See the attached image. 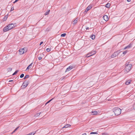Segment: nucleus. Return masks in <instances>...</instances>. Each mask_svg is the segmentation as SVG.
Instances as JSON below:
<instances>
[{
    "label": "nucleus",
    "mask_w": 135,
    "mask_h": 135,
    "mask_svg": "<svg viewBox=\"0 0 135 135\" xmlns=\"http://www.w3.org/2000/svg\"><path fill=\"white\" fill-rule=\"evenodd\" d=\"M89 29V27H87V28H86V30H88V29Z\"/></svg>",
    "instance_id": "nucleus-40"
},
{
    "label": "nucleus",
    "mask_w": 135,
    "mask_h": 135,
    "mask_svg": "<svg viewBox=\"0 0 135 135\" xmlns=\"http://www.w3.org/2000/svg\"><path fill=\"white\" fill-rule=\"evenodd\" d=\"M70 124H67L65 125L63 127V128H67L68 127H70Z\"/></svg>",
    "instance_id": "nucleus-15"
},
{
    "label": "nucleus",
    "mask_w": 135,
    "mask_h": 135,
    "mask_svg": "<svg viewBox=\"0 0 135 135\" xmlns=\"http://www.w3.org/2000/svg\"><path fill=\"white\" fill-rule=\"evenodd\" d=\"M92 113H93V115H96L97 114L98 112L96 111H93L92 112Z\"/></svg>",
    "instance_id": "nucleus-16"
},
{
    "label": "nucleus",
    "mask_w": 135,
    "mask_h": 135,
    "mask_svg": "<svg viewBox=\"0 0 135 135\" xmlns=\"http://www.w3.org/2000/svg\"><path fill=\"white\" fill-rule=\"evenodd\" d=\"M133 109L135 110V103L133 105Z\"/></svg>",
    "instance_id": "nucleus-32"
},
{
    "label": "nucleus",
    "mask_w": 135,
    "mask_h": 135,
    "mask_svg": "<svg viewBox=\"0 0 135 135\" xmlns=\"http://www.w3.org/2000/svg\"><path fill=\"white\" fill-rule=\"evenodd\" d=\"M19 127H17L16 128L15 130L12 132V134L14 132H15L19 128Z\"/></svg>",
    "instance_id": "nucleus-21"
},
{
    "label": "nucleus",
    "mask_w": 135,
    "mask_h": 135,
    "mask_svg": "<svg viewBox=\"0 0 135 135\" xmlns=\"http://www.w3.org/2000/svg\"><path fill=\"white\" fill-rule=\"evenodd\" d=\"M91 134H97L98 133L97 132H91L90 133Z\"/></svg>",
    "instance_id": "nucleus-27"
},
{
    "label": "nucleus",
    "mask_w": 135,
    "mask_h": 135,
    "mask_svg": "<svg viewBox=\"0 0 135 135\" xmlns=\"http://www.w3.org/2000/svg\"><path fill=\"white\" fill-rule=\"evenodd\" d=\"M73 68V67L72 66H70L69 67H68L66 69L65 72H67V71H68L70 70L71 69H72Z\"/></svg>",
    "instance_id": "nucleus-8"
},
{
    "label": "nucleus",
    "mask_w": 135,
    "mask_h": 135,
    "mask_svg": "<svg viewBox=\"0 0 135 135\" xmlns=\"http://www.w3.org/2000/svg\"><path fill=\"white\" fill-rule=\"evenodd\" d=\"M19 52L20 54H24L25 51V49L24 48L22 49H20L19 50Z\"/></svg>",
    "instance_id": "nucleus-6"
},
{
    "label": "nucleus",
    "mask_w": 135,
    "mask_h": 135,
    "mask_svg": "<svg viewBox=\"0 0 135 135\" xmlns=\"http://www.w3.org/2000/svg\"><path fill=\"white\" fill-rule=\"evenodd\" d=\"M32 64V63H31L27 67L26 70H28L30 69L31 68Z\"/></svg>",
    "instance_id": "nucleus-12"
},
{
    "label": "nucleus",
    "mask_w": 135,
    "mask_h": 135,
    "mask_svg": "<svg viewBox=\"0 0 135 135\" xmlns=\"http://www.w3.org/2000/svg\"><path fill=\"white\" fill-rule=\"evenodd\" d=\"M12 70V68H7V70L8 72L11 71Z\"/></svg>",
    "instance_id": "nucleus-19"
},
{
    "label": "nucleus",
    "mask_w": 135,
    "mask_h": 135,
    "mask_svg": "<svg viewBox=\"0 0 135 135\" xmlns=\"http://www.w3.org/2000/svg\"><path fill=\"white\" fill-rule=\"evenodd\" d=\"M103 19L106 21H108L109 18L108 16L106 15H104L103 17Z\"/></svg>",
    "instance_id": "nucleus-9"
},
{
    "label": "nucleus",
    "mask_w": 135,
    "mask_h": 135,
    "mask_svg": "<svg viewBox=\"0 0 135 135\" xmlns=\"http://www.w3.org/2000/svg\"><path fill=\"white\" fill-rule=\"evenodd\" d=\"M50 11V10H49L48 12H45V15H47L49 14Z\"/></svg>",
    "instance_id": "nucleus-22"
},
{
    "label": "nucleus",
    "mask_w": 135,
    "mask_h": 135,
    "mask_svg": "<svg viewBox=\"0 0 135 135\" xmlns=\"http://www.w3.org/2000/svg\"><path fill=\"white\" fill-rule=\"evenodd\" d=\"M29 83L28 81H25L23 83L22 86L23 88H26L28 84Z\"/></svg>",
    "instance_id": "nucleus-5"
},
{
    "label": "nucleus",
    "mask_w": 135,
    "mask_h": 135,
    "mask_svg": "<svg viewBox=\"0 0 135 135\" xmlns=\"http://www.w3.org/2000/svg\"><path fill=\"white\" fill-rule=\"evenodd\" d=\"M24 76V74H21L20 76V77L21 78H22Z\"/></svg>",
    "instance_id": "nucleus-30"
},
{
    "label": "nucleus",
    "mask_w": 135,
    "mask_h": 135,
    "mask_svg": "<svg viewBox=\"0 0 135 135\" xmlns=\"http://www.w3.org/2000/svg\"><path fill=\"white\" fill-rule=\"evenodd\" d=\"M132 45L131 44H129L128 46L126 47L124 49H126L128 48H130L131 47Z\"/></svg>",
    "instance_id": "nucleus-11"
},
{
    "label": "nucleus",
    "mask_w": 135,
    "mask_h": 135,
    "mask_svg": "<svg viewBox=\"0 0 135 135\" xmlns=\"http://www.w3.org/2000/svg\"><path fill=\"white\" fill-rule=\"evenodd\" d=\"M7 16H5V17L3 18L4 21H5L7 20Z\"/></svg>",
    "instance_id": "nucleus-24"
},
{
    "label": "nucleus",
    "mask_w": 135,
    "mask_h": 135,
    "mask_svg": "<svg viewBox=\"0 0 135 135\" xmlns=\"http://www.w3.org/2000/svg\"><path fill=\"white\" fill-rule=\"evenodd\" d=\"M96 52L95 51H91L90 52L91 55H90L89 56H88L87 57H89L91 56H92V55L95 54L96 53Z\"/></svg>",
    "instance_id": "nucleus-10"
},
{
    "label": "nucleus",
    "mask_w": 135,
    "mask_h": 135,
    "mask_svg": "<svg viewBox=\"0 0 135 135\" xmlns=\"http://www.w3.org/2000/svg\"><path fill=\"white\" fill-rule=\"evenodd\" d=\"M29 77V75H26L24 77V79H26L27 78H28Z\"/></svg>",
    "instance_id": "nucleus-26"
},
{
    "label": "nucleus",
    "mask_w": 135,
    "mask_h": 135,
    "mask_svg": "<svg viewBox=\"0 0 135 135\" xmlns=\"http://www.w3.org/2000/svg\"><path fill=\"white\" fill-rule=\"evenodd\" d=\"M121 110L118 108H115L113 109V111L116 115H118L121 113Z\"/></svg>",
    "instance_id": "nucleus-2"
},
{
    "label": "nucleus",
    "mask_w": 135,
    "mask_h": 135,
    "mask_svg": "<svg viewBox=\"0 0 135 135\" xmlns=\"http://www.w3.org/2000/svg\"><path fill=\"white\" fill-rule=\"evenodd\" d=\"M14 9V7H12L11 9V11H13Z\"/></svg>",
    "instance_id": "nucleus-36"
},
{
    "label": "nucleus",
    "mask_w": 135,
    "mask_h": 135,
    "mask_svg": "<svg viewBox=\"0 0 135 135\" xmlns=\"http://www.w3.org/2000/svg\"><path fill=\"white\" fill-rule=\"evenodd\" d=\"M120 52H119V51H117L114 52V53L111 56V58H113L115 57L119 54Z\"/></svg>",
    "instance_id": "nucleus-4"
},
{
    "label": "nucleus",
    "mask_w": 135,
    "mask_h": 135,
    "mask_svg": "<svg viewBox=\"0 0 135 135\" xmlns=\"http://www.w3.org/2000/svg\"><path fill=\"white\" fill-rule=\"evenodd\" d=\"M92 7V4H90L89 5L87 8L85 12H87L89 9H90Z\"/></svg>",
    "instance_id": "nucleus-7"
},
{
    "label": "nucleus",
    "mask_w": 135,
    "mask_h": 135,
    "mask_svg": "<svg viewBox=\"0 0 135 135\" xmlns=\"http://www.w3.org/2000/svg\"><path fill=\"white\" fill-rule=\"evenodd\" d=\"M43 43V42L42 41V42H41L40 43V45H41Z\"/></svg>",
    "instance_id": "nucleus-37"
},
{
    "label": "nucleus",
    "mask_w": 135,
    "mask_h": 135,
    "mask_svg": "<svg viewBox=\"0 0 135 135\" xmlns=\"http://www.w3.org/2000/svg\"><path fill=\"white\" fill-rule=\"evenodd\" d=\"M54 98H52V99H51V100H49V101L47 103H49L53 99H54Z\"/></svg>",
    "instance_id": "nucleus-33"
},
{
    "label": "nucleus",
    "mask_w": 135,
    "mask_h": 135,
    "mask_svg": "<svg viewBox=\"0 0 135 135\" xmlns=\"http://www.w3.org/2000/svg\"><path fill=\"white\" fill-rule=\"evenodd\" d=\"M132 66V65L131 64H126V65L124 70L125 73H127L129 71L131 68Z\"/></svg>",
    "instance_id": "nucleus-3"
},
{
    "label": "nucleus",
    "mask_w": 135,
    "mask_h": 135,
    "mask_svg": "<svg viewBox=\"0 0 135 135\" xmlns=\"http://www.w3.org/2000/svg\"><path fill=\"white\" fill-rule=\"evenodd\" d=\"M38 59L39 60H40L42 59V57L41 56H40L38 57Z\"/></svg>",
    "instance_id": "nucleus-34"
},
{
    "label": "nucleus",
    "mask_w": 135,
    "mask_h": 135,
    "mask_svg": "<svg viewBox=\"0 0 135 135\" xmlns=\"http://www.w3.org/2000/svg\"><path fill=\"white\" fill-rule=\"evenodd\" d=\"M15 24L13 23H11L9 24L7 26L4 27L3 29V31L4 32H6L8 30H10L15 27Z\"/></svg>",
    "instance_id": "nucleus-1"
},
{
    "label": "nucleus",
    "mask_w": 135,
    "mask_h": 135,
    "mask_svg": "<svg viewBox=\"0 0 135 135\" xmlns=\"http://www.w3.org/2000/svg\"><path fill=\"white\" fill-rule=\"evenodd\" d=\"M66 35V34L65 33H64L62 34L61 35V37H65Z\"/></svg>",
    "instance_id": "nucleus-25"
},
{
    "label": "nucleus",
    "mask_w": 135,
    "mask_h": 135,
    "mask_svg": "<svg viewBox=\"0 0 135 135\" xmlns=\"http://www.w3.org/2000/svg\"><path fill=\"white\" fill-rule=\"evenodd\" d=\"M82 135H86V133H84L83 134H82Z\"/></svg>",
    "instance_id": "nucleus-39"
},
{
    "label": "nucleus",
    "mask_w": 135,
    "mask_h": 135,
    "mask_svg": "<svg viewBox=\"0 0 135 135\" xmlns=\"http://www.w3.org/2000/svg\"><path fill=\"white\" fill-rule=\"evenodd\" d=\"M12 81H13V80H10L9 81V82H10Z\"/></svg>",
    "instance_id": "nucleus-41"
},
{
    "label": "nucleus",
    "mask_w": 135,
    "mask_h": 135,
    "mask_svg": "<svg viewBox=\"0 0 135 135\" xmlns=\"http://www.w3.org/2000/svg\"><path fill=\"white\" fill-rule=\"evenodd\" d=\"M78 19L77 18L75 19L73 22V24H76L77 22Z\"/></svg>",
    "instance_id": "nucleus-13"
},
{
    "label": "nucleus",
    "mask_w": 135,
    "mask_h": 135,
    "mask_svg": "<svg viewBox=\"0 0 135 135\" xmlns=\"http://www.w3.org/2000/svg\"><path fill=\"white\" fill-rule=\"evenodd\" d=\"M18 72V70H17L16 71L12 74V75H16Z\"/></svg>",
    "instance_id": "nucleus-23"
},
{
    "label": "nucleus",
    "mask_w": 135,
    "mask_h": 135,
    "mask_svg": "<svg viewBox=\"0 0 135 135\" xmlns=\"http://www.w3.org/2000/svg\"><path fill=\"white\" fill-rule=\"evenodd\" d=\"M127 50L124 51L123 52V54H125L127 53Z\"/></svg>",
    "instance_id": "nucleus-28"
},
{
    "label": "nucleus",
    "mask_w": 135,
    "mask_h": 135,
    "mask_svg": "<svg viewBox=\"0 0 135 135\" xmlns=\"http://www.w3.org/2000/svg\"><path fill=\"white\" fill-rule=\"evenodd\" d=\"M46 51L48 52H49V51H50V49H49V48H47L46 49Z\"/></svg>",
    "instance_id": "nucleus-29"
},
{
    "label": "nucleus",
    "mask_w": 135,
    "mask_h": 135,
    "mask_svg": "<svg viewBox=\"0 0 135 135\" xmlns=\"http://www.w3.org/2000/svg\"><path fill=\"white\" fill-rule=\"evenodd\" d=\"M110 4L109 3H108L106 4L105 6L107 8H109L110 7Z\"/></svg>",
    "instance_id": "nucleus-17"
},
{
    "label": "nucleus",
    "mask_w": 135,
    "mask_h": 135,
    "mask_svg": "<svg viewBox=\"0 0 135 135\" xmlns=\"http://www.w3.org/2000/svg\"><path fill=\"white\" fill-rule=\"evenodd\" d=\"M127 1L128 2H130L131 1V0H127Z\"/></svg>",
    "instance_id": "nucleus-38"
},
{
    "label": "nucleus",
    "mask_w": 135,
    "mask_h": 135,
    "mask_svg": "<svg viewBox=\"0 0 135 135\" xmlns=\"http://www.w3.org/2000/svg\"><path fill=\"white\" fill-rule=\"evenodd\" d=\"M40 113H37L35 115V117H38L40 115Z\"/></svg>",
    "instance_id": "nucleus-18"
},
{
    "label": "nucleus",
    "mask_w": 135,
    "mask_h": 135,
    "mask_svg": "<svg viewBox=\"0 0 135 135\" xmlns=\"http://www.w3.org/2000/svg\"><path fill=\"white\" fill-rule=\"evenodd\" d=\"M91 55L90 54V53H89L88 54H87L86 55V57H87V56H89L90 55Z\"/></svg>",
    "instance_id": "nucleus-35"
},
{
    "label": "nucleus",
    "mask_w": 135,
    "mask_h": 135,
    "mask_svg": "<svg viewBox=\"0 0 135 135\" xmlns=\"http://www.w3.org/2000/svg\"><path fill=\"white\" fill-rule=\"evenodd\" d=\"M103 135H108V133H104L102 134Z\"/></svg>",
    "instance_id": "nucleus-31"
},
{
    "label": "nucleus",
    "mask_w": 135,
    "mask_h": 135,
    "mask_svg": "<svg viewBox=\"0 0 135 135\" xmlns=\"http://www.w3.org/2000/svg\"><path fill=\"white\" fill-rule=\"evenodd\" d=\"M131 80H129L127 81L126 82V84L127 85H128L129 84L131 83Z\"/></svg>",
    "instance_id": "nucleus-14"
},
{
    "label": "nucleus",
    "mask_w": 135,
    "mask_h": 135,
    "mask_svg": "<svg viewBox=\"0 0 135 135\" xmlns=\"http://www.w3.org/2000/svg\"><path fill=\"white\" fill-rule=\"evenodd\" d=\"M91 38L93 40L95 38V36L94 35H92L91 36Z\"/></svg>",
    "instance_id": "nucleus-20"
}]
</instances>
